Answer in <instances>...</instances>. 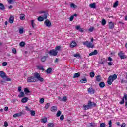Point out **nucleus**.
Here are the masks:
<instances>
[{
    "label": "nucleus",
    "instance_id": "1",
    "mask_svg": "<svg viewBox=\"0 0 127 127\" xmlns=\"http://www.w3.org/2000/svg\"><path fill=\"white\" fill-rule=\"evenodd\" d=\"M38 81H40V82L42 83V82H44V79H43V78L41 77L39 73L37 72L34 73V76L29 77L27 79L28 83H34L35 82H37Z\"/></svg>",
    "mask_w": 127,
    "mask_h": 127
},
{
    "label": "nucleus",
    "instance_id": "2",
    "mask_svg": "<svg viewBox=\"0 0 127 127\" xmlns=\"http://www.w3.org/2000/svg\"><path fill=\"white\" fill-rule=\"evenodd\" d=\"M118 78V76L116 74H113V75H111L109 77L107 83L108 85H112V83L113 81H115Z\"/></svg>",
    "mask_w": 127,
    "mask_h": 127
},
{
    "label": "nucleus",
    "instance_id": "3",
    "mask_svg": "<svg viewBox=\"0 0 127 127\" xmlns=\"http://www.w3.org/2000/svg\"><path fill=\"white\" fill-rule=\"evenodd\" d=\"M41 13H43L42 17L39 16L38 18V21H43L44 19H46L47 18V13L42 11L40 12V14H41Z\"/></svg>",
    "mask_w": 127,
    "mask_h": 127
},
{
    "label": "nucleus",
    "instance_id": "4",
    "mask_svg": "<svg viewBox=\"0 0 127 127\" xmlns=\"http://www.w3.org/2000/svg\"><path fill=\"white\" fill-rule=\"evenodd\" d=\"M83 45H86L88 48H94L95 47V45L91 42L85 41L83 42Z\"/></svg>",
    "mask_w": 127,
    "mask_h": 127
},
{
    "label": "nucleus",
    "instance_id": "5",
    "mask_svg": "<svg viewBox=\"0 0 127 127\" xmlns=\"http://www.w3.org/2000/svg\"><path fill=\"white\" fill-rule=\"evenodd\" d=\"M58 53V52L56 51V50H54V49L50 50L48 53L49 55H51V56L52 55L53 56H56Z\"/></svg>",
    "mask_w": 127,
    "mask_h": 127
},
{
    "label": "nucleus",
    "instance_id": "6",
    "mask_svg": "<svg viewBox=\"0 0 127 127\" xmlns=\"http://www.w3.org/2000/svg\"><path fill=\"white\" fill-rule=\"evenodd\" d=\"M58 100L59 101H61V102H66L68 100V98H67V96H64V97H58Z\"/></svg>",
    "mask_w": 127,
    "mask_h": 127
},
{
    "label": "nucleus",
    "instance_id": "7",
    "mask_svg": "<svg viewBox=\"0 0 127 127\" xmlns=\"http://www.w3.org/2000/svg\"><path fill=\"white\" fill-rule=\"evenodd\" d=\"M118 54V56L120 57V58H121V59H125V58H126L125 53L123 52V51L120 52V53Z\"/></svg>",
    "mask_w": 127,
    "mask_h": 127
},
{
    "label": "nucleus",
    "instance_id": "8",
    "mask_svg": "<svg viewBox=\"0 0 127 127\" xmlns=\"http://www.w3.org/2000/svg\"><path fill=\"white\" fill-rule=\"evenodd\" d=\"M0 77L2 78L3 80H5V78H6V75H5V73H4V72L1 71H0Z\"/></svg>",
    "mask_w": 127,
    "mask_h": 127
},
{
    "label": "nucleus",
    "instance_id": "9",
    "mask_svg": "<svg viewBox=\"0 0 127 127\" xmlns=\"http://www.w3.org/2000/svg\"><path fill=\"white\" fill-rule=\"evenodd\" d=\"M45 24L47 27H50L51 26V22H50V21L48 19L45 20Z\"/></svg>",
    "mask_w": 127,
    "mask_h": 127
},
{
    "label": "nucleus",
    "instance_id": "10",
    "mask_svg": "<svg viewBox=\"0 0 127 127\" xmlns=\"http://www.w3.org/2000/svg\"><path fill=\"white\" fill-rule=\"evenodd\" d=\"M109 29H114V27H115V24L113 22H110L109 23Z\"/></svg>",
    "mask_w": 127,
    "mask_h": 127
},
{
    "label": "nucleus",
    "instance_id": "11",
    "mask_svg": "<svg viewBox=\"0 0 127 127\" xmlns=\"http://www.w3.org/2000/svg\"><path fill=\"white\" fill-rule=\"evenodd\" d=\"M22 115V112H20L18 113L14 114L13 115V118H17V117H21Z\"/></svg>",
    "mask_w": 127,
    "mask_h": 127
},
{
    "label": "nucleus",
    "instance_id": "12",
    "mask_svg": "<svg viewBox=\"0 0 127 127\" xmlns=\"http://www.w3.org/2000/svg\"><path fill=\"white\" fill-rule=\"evenodd\" d=\"M51 111L53 112V113L56 112V111H57V107H56V106H52L51 107Z\"/></svg>",
    "mask_w": 127,
    "mask_h": 127
},
{
    "label": "nucleus",
    "instance_id": "13",
    "mask_svg": "<svg viewBox=\"0 0 127 127\" xmlns=\"http://www.w3.org/2000/svg\"><path fill=\"white\" fill-rule=\"evenodd\" d=\"M98 54V51L97 50H94L93 52L90 53L89 54V56H93V55H97Z\"/></svg>",
    "mask_w": 127,
    "mask_h": 127
},
{
    "label": "nucleus",
    "instance_id": "14",
    "mask_svg": "<svg viewBox=\"0 0 127 127\" xmlns=\"http://www.w3.org/2000/svg\"><path fill=\"white\" fill-rule=\"evenodd\" d=\"M76 46H77V43L75 41H72L70 44V47L74 48V47H76Z\"/></svg>",
    "mask_w": 127,
    "mask_h": 127
},
{
    "label": "nucleus",
    "instance_id": "15",
    "mask_svg": "<svg viewBox=\"0 0 127 127\" xmlns=\"http://www.w3.org/2000/svg\"><path fill=\"white\" fill-rule=\"evenodd\" d=\"M88 105L89 106L90 108L91 107H93V106H96V103H94V102H92L91 101H89L88 102Z\"/></svg>",
    "mask_w": 127,
    "mask_h": 127
},
{
    "label": "nucleus",
    "instance_id": "16",
    "mask_svg": "<svg viewBox=\"0 0 127 127\" xmlns=\"http://www.w3.org/2000/svg\"><path fill=\"white\" fill-rule=\"evenodd\" d=\"M88 93H90V94H94L95 93V90L93 89L92 88H89L88 89Z\"/></svg>",
    "mask_w": 127,
    "mask_h": 127
},
{
    "label": "nucleus",
    "instance_id": "17",
    "mask_svg": "<svg viewBox=\"0 0 127 127\" xmlns=\"http://www.w3.org/2000/svg\"><path fill=\"white\" fill-rule=\"evenodd\" d=\"M13 20H14V17L12 16H10L9 19V22L10 23H13Z\"/></svg>",
    "mask_w": 127,
    "mask_h": 127
},
{
    "label": "nucleus",
    "instance_id": "18",
    "mask_svg": "<svg viewBox=\"0 0 127 127\" xmlns=\"http://www.w3.org/2000/svg\"><path fill=\"white\" fill-rule=\"evenodd\" d=\"M81 76V74H80L79 72L75 73L73 75V78L74 79H76V78H79Z\"/></svg>",
    "mask_w": 127,
    "mask_h": 127
},
{
    "label": "nucleus",
    "instance_id": "19",
    "mask_svg": "<svg viewBox=\"0 0 127 127\" xmlns=\"http://www.w3.org/2000/svg\"><path fill=\"white\" fill-rule=\"evenodd\" d=\"M89 7H90V8L95 9L96 8V3H93L90 4L89 5Z\"/></svg>",
    "mask_w": 127,
    "mask_h": 127
},
{
    "label": "nucleus",
    "instance_id": "20",
    "mask_svg": "<svg viewBox=\"0 0 127 127\" xmlns=\"http://www.w3.org/2000/svg\"><path fill=\"white\" fill-rule=\"evenodd\" d=\"M27 101H28V98L27 97H24L21 100L22 103H26Z\"/></svg>",
    "mask_w": 127,
    "mask_h": 127
},
{
    "label": "nucleus",
    "instance_id": "21",
    "mask_svg": "<svg viewBox=\"0 0 127 127\" xmlns=\"http://www.w3.org/2000/svg\"><path fill=\"white\" fill-rule=\"evenodd\" d=\"M48 56H44L41 58V61L42 62H45V61L46 60V58H47Z\"/></svg>",
    "mask_w": 127,
    "mask_h": 127
},
{
    "label": "nucleus",
    "instance_id": "22",
    "mask_svg": "<svg viewBox=\"0 0 127 127\" xmlns=\"http://www.w3.org/2000/svg\"><path fill=\"white\" fill-rule=\"evenodd\" d=\"M80 82L84 84L85 83H87V82H88V81L87 80V78H84L83 79H82L80 80Z\"/></svg>",
    "mask_w": 127,
    "mask_h": 127
},
{
    "label": "nucleus",
    "instance_id": "23",
    "mask_svg": "<svg viewBox=\"0 0 127 127\" xmlns=\"http://www.w3.org/2000/svg\"><path fill=\"white\" fill-rule=\"evenodd\" d=\"M45 72H46L47 74H50V73L52 72V69L51 68H49L45 70Z\"/></svg>",
    "mask_w": 127,
    "mask_h": 127
},
{
    "label": "nucleus",
    "instance_id": "24",
    "mask_svg": "<svg viewBox=\"0 0 127 127\" xmlns=\"http://www.w3.org/2000/svg\"><path fill=\"white\" fill-rule=\"evenodd\" d=\"M106 23H107V21H106V19H103L101 22L102 25L104 26V25H106Z\"/></svg>",
    "mask_w": 127,
    "mask_h": 127
},
{
    "label": "nucleus",
    "instance_id": "25",
    "mask_svg": "<svg viewBox=\"0 0 127 127\" xmlns=\"http://www.w3.org/2000/svg\"><path fill=\"white\" fill-rule=\"evenodd\" d=\"M5 7H4V5H3L2 3H0V9H1V10H3V9H5Z\"/></svg>",
    "mask_w": 127,
    "mask_h": 127
},
{
    "label": "nucleus",
    "instance_id": "26",
    "mask_svg": "<svg viewBox=\"0 0 127 127\" xmlns=\"http://www.w3.org/2000/svg\"><path fill=\"white\" fill-rule=\"evenodd\" d=\"M105 86H106L105 83L103 82L99 83V87H100V88H104Z\"/></svg>",
    "mask_w": 127,
    "mask_h": 127
},
{
    "label": "nucleus",
    "instance_id": "27",
    "mask_svg": "<svg viewBox=\"0 0 127 127\" xmlns=\"http://www.w3.org/2000/svg\"><path fill=\"white\" fill-rule=\"evenodd\" d=\"M83 108H84V110H89V109H90V108H91L90 107V106L89 105V104H88V105H83Z\"/></svg>",
    "mask_w": 127,
    "mask_h": 127
},
{
    "label": "nucleus",
    "instance_id": "28",
    "mask_svg": "<svg viewBox=\"0 0 127 127\" xmlns=\"http://www.w3.org/2000/svg\"><path fill=\"white\" fill-rule=\"evenodd\" d=\"M19 45L21 47H24L25 46V43L24 42H21L19 44Z\"/></svg>",
    "mask_w": 127,
    "mask_h": 127
},
{
    "label": "nucleus",
    "instance_id": "29",
    "mask_svg": "<svg viewBox=\"0 0 127 127\" xmlns=\"http://www.w3.org/2000/svg\"><path fill=\"white\" fill-rule=\"evenodd\" d=\"M25 15H24V14H21L20 15V19H21V20H24Z\"/></svg>",
    "mask_w": 127,
    "mask_h": 127
},
{
    "label": "nucleus",
    "instance_id": "30",
    "mask_svg": "<svg viewBox=\"0 0 127 127\" xmlns=\"http://www.w3.org/2000/svg\"><path fill=\"white\" fill-rule=\"evenodd\" d=\"M49 107H50V103H48L45 105V108L46 110H47V109H48Z\"/></svg>",
    "mask_w": 127,
    "mask_h": 127
},
{
    "label": "nucleus",
    "instance_id": "31",
    "mask_svg": "<svg viewBox=\"0 0 127 127\" xmlns=\"http://www.w3.org/2000/svg\"><path fill=\"white\" fill-rule=\"evenodd\" d=\"M24 96V92H21L20 93V94L18 95L19 98H22Z\"/></svg>",
    "mask_w": 127,
    "mask_h": 127
},
{
    "label": "nucleus",
    "instance_id": "32",
    "mask_svg": "<svg viewBox=\"0 0 127 127\" xmlns=\"http://www.w3.org/2000/svg\"><path fill=\"white\" fill-rule=\"evenodd\" d=\"M5 82H10V81H11V79L10 78H7V76H6V77H5V79H4Z\"/></svg>",
    "mask_w": 127,
    "mask_h": 127
},
{
    "label": "nucleus",
    "instance_id": "33",
    "mask_svg": "<svg viewBox=\"0 0 127 127\" xmlns=\"http://www.w3.org/2000/svg\"><path fill=\"white\" fill-rule=\"evenodd\" d=\"M88 127H95V124H94V123H89L88 125Z\"/></svg>",
    "mask_w": 127,
    "mask_h": 127
},
{
    "label": "nucleus",
    "instance_id": "34",
    "mask_svg": "<svg viewBox=\"0 0 127 127\" xmlns=\"http://www.w3.org/2000/svg\"><path fill=\"white\" fill-rule=\"evenodd\" d=\"M42 123H45L47 122V118L45 117L42 119Z\"/></svg>",
    "mask_w": 127,
    "mask_h": 127
},
{
    "label": "nucleus",
    "instance_id": "35",
    "mask_svg": "<svg viewBox=\"0 0 127 127\" xmlns=\"http://www.w3.org/2000/svg\"><path fill=\"white\" fill-rule=\"evenodd\" d=\"M108 125H109L108 127H112L113 126V122H112V120L109 121Z\"/></svg>",
    "mask_w": 127,
    "mask_h": 127
},
{
    "label": "nucleus",
    "instance_id": "36",
    "mask_svg": "<svg viewBox=\"0 0 127 127\" xmlns=\"http://www.w3.org/2000/svg\"><path fill=\"white\" fill-rule=\"evenodd\" d=\"M37 68L39 70H41L42 71H44V68H43V67L42 66H38L37 67Z\"/></svg>",
    "mask_w": 127,
    "mask_h": 127
},
{
    "label": "nucleus",
    "instance_id": "37",
    "mask_svg": "<svg viewBox=\"0 0 127 127\" xmlns=\"http://www.w3.org/2000/svg\"><path fill=\"white\" fill-rule=\"evenodd\" d=\"M90 76L91 78H94L95 77V73L94 72H90Z\"/></svg>",
    "mask_w": 127,
    "mask_h": 127
},
{
    "label": "nucleus",
    "instance_id": "38",
    "mask_svg": "<svg viewBox=\"0 0 127 127\" xmlns=\"http://www.w3.org/2000/svg\"><path fill=\"white\" fill-rule=\"evenodd\" d=\"M96 81L97 82H101V77L100 75H98L96 77Z\"/></svg>",
    "mask_w": 127,
    "mask_h": 127
},
{
    "label": "nucleus",
    "instance_id": "39",
    "mask_svg": "<svg viewBox=\"0 0 127 127\" xmlns=\"http://www.w3.org/2000/svg\"><path fill=\"white\" fill-rule=\"evenodd\" d=\"M25 94H28L30 93V91H29V90H28L27 88H25L24 90Z\"/></svg>",
    "mask_w": 127,
    "mask_h": 127
},
{
    "label": "nucleus",
    "instance_id": "40",
    "mask_svg": "<svg viewBox=\"0 0 127 127\" xmlns=\"http://www.w3.org/2000/svg\"><path fill=\"white\" fill-rule=\"evenodd\" d=\"M119 5V2L116 1L113 5V7L116 8Z\"/></svg>",
    "mask_w": 127,
    "mask_h": 127
},
{
    "label": "nucleus",
    "instance_id": "41",
    "mask_svg": "<svg viewBox=\"0 0 127 127\" xmlns=\"http://www.w3.org/2000/svg\"><path fill=\"white\" fill-rule=\"evenodd\" d=\"M61 115V111H60V110H59L56 114V116L57 117H60Z\"/></svg>",
    "mask_w": 127,
    "mask_h": 127
},
{
    "label": "nucleus",
    "instance_id": "42",
    "mask_svg": "<svg viewBox=\"0 0 127 127\" xmlns=\"http://www.w3.org/2000/svg\"><path fill=\"white\" fill-rule=\"evenodd\" d=\"M70 7H71L72 8H76V7H77V6H76L75 4L71 3L70 4Z\"/></svg>",
    "mask_w": 127,
    "mask_h": 127
},
{
    "label": "nucleus",
    "instance_id": "43",
    "mask_svg": "<svg viewBox=\"0 0 127 127\" xmlns=\"http://www.w3.org/2000/svg\"><path fill=\"white\" fill-rule=\"evenodd\" d=\"M31 115L33 117H34V116H35V111L33 110L31 111Z\"/></svg>",
    "mask_w": 127,
    "mask_h": 127
},
{
    "label": "nucleus",
    "instance_id": "44",
    "mask_svg": "<svg viewBox=\"0 0 127 127\" xmlns=\"http://www.w3.org/2000/svg\"><path fill=\"white\" fill-rule=\"evenodd\" d=\"M39 102L40 104H43V103H44V98H41L40 99Z\"/></svg>",
    "mask_w": 127,
    "mask_h": 127
},
{
    "label": "nucleus",
    "instance_id": "45",
    "mask_svg": "<svg viewBox=\"0 0 127 127\" xmlns=\"http://www.w3.org/2000/svg\"><path fill=\"white\" fill-rule=\"evenodd\" d=\"M48 127H54V125L53 123H49L48 125Z\"/></svg>",
    "mask_w": 127,
    "mask_h": 127
},
{
    "label": "nucleus",
    "instance_id": "46",
    "mask_svg": "<svg viewBox=\"0 0 127 127\" xmlns=\"http://www.w3.org/2000/svg\"><path fill=\"white\" fill-rule=\"evenodd\" d=\"M100 127H106V123H101Z\"/></svg>",
    "mask_w": 127,
    "mask_h": 127
},
{
    "label": "nucleus",
    "instance_id": "47",
    "mask_svg": "<svg viewBox=\"0 0 127 127\" xmlns=\"http://www.w3.org/2000/svg\"><path fill=\"white\" fill-rule=\"evenodd\" d=\"M60 121H64V115H62L60 117Z\"/></svg>",
    "mask_w": 127,
    "mask_h": 127
},
{
    "label": "nucleus",
    "instance_id": "48",
    "mask_svg": "<svg viewBox=\"0 0 127 127\" xmlns=\"http://www.w3.org/2000/svg\"><path fill=\"white\" fill-rule=\"evenodd\" d=\"M73 56L74 57H80L81 55H80V54H75L73 55Z\"/></svg>",
    "mask_w": 127,
    "mask_h": 127
},
{
    "label": "nucleus",
    "instance_id": "49",
    "mask_svg": "<svg viewBox=\"0 0 127 127\" xmlns=\"http://www.w3.org/2000/svg\"><path fill=\"white\" fill-rule=\"evenodd\" d=\"M60 48H61V47H60L59 46H57L55 48V49H56V50L59 51V50H60Z\"/></svg>",
    "mask_w": 127,
    "mask_h": 127
},
{
    "label": "nucleus",
    "instance_id": "50",
    "mask_svg": "<svg viewBox=\"0 0 127 127\" xmlns=\"http://www.w3.org/2000/svg\"><path fill=\"white\" fill-rule=\"evenodd\" d=\"M7 65V63L6 62H4L2 63V66H3L4 67H5V66Z\"/></svg>",
    "mask_w": 127,
    "mask_h": 127
},
{
    "label": "nucleus",
    "instance_id": "51",
    "mask_svg": "<svg viewBox=\"0 0 127 127\" xmlns=\"http://www.w3.org/2000/svg\"><path fill=\"white\" fill-rule=\"evenodd\" d=\"M31 22L32 27H33V28H34V21L32 20Z\"/></svg>",
    "mask_w": 127,
    "mask_h": 127
},
{
    "label": "nucleus",
    "instance_id": "52",
    "mask_svg": "<svg viewBox=\"0 0 127 127\" xmlns=\"http://www.w3.org/2000/svg\"><path fill=\"white\" fill-rule=\"evenodd\" d=\"M12 53H14V54H15L16 53V49L15 48H13L12 49Z\"/></svg>",
    "mask_w": 127,
    "mask_h": 127
},
{
    "label": "nucleus",
    "instance_id": "53",
    "mask_svg": "<svg viewBox=\"0 0 127 127\" xmlns=\"http://www.w3.org/2000/svg\"><path fill=\"white\" fill-rule=\"evenodd\" d=\"M120 104H121V105L125 104V100L124 99V98L122 99V101L120 102Z\"/></svg>",
    "mask_w": 127,
    "mask_h": 127
},
{
    "label": "nucleus",
    "instance_id": "54",
    "mask_svg": "<svg viewBox=\"0 0 127 127\" xmlns=\"http://www.w3.org/2000/svg\"><path fill=\"white\" fill-rule=\"evenodd\" d=\"M8 3L11 4L13 2V0H7Z\"/></svg>",
    "mask_w": 127,
    "mask_h": 127
},
{
    "label": "nucleus",
    "instance_id": "55",
    "mask_svg": "<svg viewBox=\"0 0 127 127\" xmlns=\"http://www.w3.org/2000/svg\"><path fill=\"white\" fill-rule=\"evenodd\" d=\"M19 32L20 34H22V33H23V29H20Z\"/></svg>",
    "mask_w": 127,
    "mask_h": 127
},
{
    "label": "nucleus",
    "instance_id": "56",
    "mask_svg": "<svg viewBox=\"0 0 127 127\" xmlns=\"http://www.w3.org/2000/svg\"><path fill=\"white\" fill-rule=\"evenodd\" d=\"M8 126V123H7V122L5 121L4 123V127H7Z\"/></svg>",
    "mask_w": 127,
    "mask_h": 127
},
{
    "label": "nucleus",
    "instance_id": "57",
    "mask_svg": "<svg viewBox=\"0 0 127 127\" xmlns=\"http://www.w3.org/2000/svg\"><path fill=\"white\" fill-rule=\"evenodd\" d=\"M89 31L90 32H93V31H94V27H91L89 28Z\"/></svg>",
    "mask_w": 127,
    "mask_h": 127
},
{
    "label": "nucleus",
    "instance_id": "58",
    "mask_svg": "<svg viewBox=\"0 0 127 127\" xmlns=\"http://www.w3.org/2000/svg\"><path fill=\"white\" fill-rule=\"evenodd\" d=\"M124 99H125V101H126V102L127 101V95L126 94V95H124Z\"/></svg>",
    "mask_w": 127,
    "mask_h": 127
},
{
    "label": "nucleus",
    "instance_id": "59",
    "mask_svg": "<svg viewBox=\"0 0 127 127\" xmlns=\"http://www.w3.org/2000/svg\"><path fill=\"white\" fill-rule=\"evenodd\" d=\"M70 21H73V19H74V16H71L70 17Z\"/></svg>",
    "mask_w": 127,
    "mask_h": 127
},
{
    "label": "nucleus",
    "instance_id": "60",
    "mask_svg": "<svg viewBox=\"0 0 127 127\" xmlns=\"http://www.w3.org/2000/svg\"><path fill=\"white\" fill-rule=\"evenodd\" d=\"M105 62V61H103L102 60H101L100 62V64H101L102 65H104Z\"/></svg>",
    "mask_w": 127,
    "mask_h": 127
},
{
    "label": "nucleus",
    "instance_id": "61",
    "mask_svg": "<svg viewBox=\"0 0 127 127\" xmlns=\"http://www.w3.org/2000/svg\"><path fill=\"white\" fill-rule=\"evenodd\" d=\"M25 109H26V111H28V112H29V111H30V109H29V108H28V107H27V106L25 107Z\"/></svg>",
    "mask_w": 127,
    "mask_h": 127
},
{
    "label": "nucleus",
    "instance_id": "62",
    "mask_svg": "<svg viewBox=\"0 0 127 127\" xmlns=\"http://www.w3.org/2000/svg\"><path fill=\"white\" fill-rule=\"evenodd\" d=\"M108 65L109 66H112V65H113V63H112L111 62H109L108 63Z\"/></svg>",
    "mask_w": 127,
    "mask_h": 127
},
{
    "label": "nucleus",
    "instance_id": "63",
    "mask_svg": "<svg viewBox=\"0 0 127 127\" xmlns=\"http://www.w3.org/2000/svg\"><path fill=\"white\" fill-rule=\"evenodd\" d=\"M121 127H126V124L125 123H122V124L121 125Z\"/></svg>",
    "mask_w": 127,
    "mask_h": 127
},
{
    "label": "nucleus",
    "instance_id": "64",
    "mask_svg": "<svg viewBox=\"0 0 127 127\" xmlns=\"http://www.w3.org/2000/svg\"><path fill=\"white\" fill-rule=\"evenodd\" d=\"M18 90L19 91V92H21V87H18Z\"/></svg>",
    "mask_w": 127,
    "mask_h": 127
}]
</instances>
